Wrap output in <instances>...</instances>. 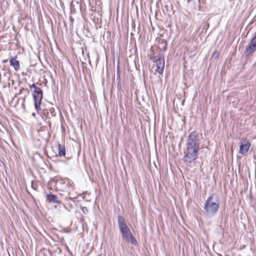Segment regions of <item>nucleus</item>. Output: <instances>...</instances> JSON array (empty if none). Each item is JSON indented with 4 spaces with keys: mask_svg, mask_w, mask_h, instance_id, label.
Instances as JSON below:
<instances>
[{
    "mask_svg": "<svg viewBox=\"0 0 256 256\" xmlns=\"http://www.w3.org/2000/svg\"><path fill=\"white\" fill-rule=\"evenodd\" d=\"M74 6L71 5L70 6V10H71V12H72V10H74Z\"/></svg>",
    "mask_w": 256,
    "mask_h": 256,
    "instance_id": "dca6fc26",
    "label": "nucleus"
},
{
    "mask_svg": "<svg viewBox=\"0 0 256 256\" xmlns=\"http://www.w3.org/2000/svg\"><path fill=\"white\" fill-rule=\"evenodd\" d=\"M10 65L12 66L15 70L18 71L20 69V62L16 60V58H12L10 60Z\"/></svg>",
    "mask_w": 256,
    "mask_h": 256,
    "instance_id": "1a4fd4ad",
    "label": "nucleus"
},
{
    "mask_svg": "<svg viewBox=\"0 0 256 256\" xmlns=\"http://www.w3.org/2000/svg\"><path fill=\"white\" fill-rule=\"evenodd\" d=\"M58 156H64L66 155V150L64 146H62L60 144L58 145Z\"/></svg>",
    "mask_w": 256,
    "mask_h": 256,
    "instance_id": "ddd939ff",
    "label": "nucleus"
},
{
    "mask_svg": "<svg viewBox=\"0 0 256 256\" xmlns=\"http://www.w3.org/2000/svg\"><path fill=\"white\" fill-rule=\"evenodd\" d=\"M82 210L83 212L85 214H86L88 212V209L86 207H85V206L82 207Z\"/></svg>",
    "mask_w": 256,
    "mask_h": 256,
    "instance_id": "2eb2a0df",
    "label": "nucleus"
},
{
    "mask_svg": "<svg viewBox=\"0 0 256 256\" xmlns=\"http://www.w3.org/2000/svg\"><path fill=\"white\" fill-rule=\"evenodd\" d=\"M154 58H156L155 60L156 67L155 70L159 74H163L165 66L164 56L160 54L154 56Z\"/></svg>",
    "mask_w": 256,
    "mask_h": 256,
    "instance_id": "20e7f679",
    "label": "nucleus"
},
{
    "mask_svg": "<svg viewBox=\"0 0 256 256\" xmlns=\"http://www.w3.org/2000/svg\"><path fill=\"white\" fill-rule=\"evenodd\" d=\"M70 21H71L72 22H74V18H70Z\"/></svg>",
    "mask_w": 256,
    "mask_h": 256,
    "instance_id": "6ab92c4d",
    "label": "nucleus"
},
{
    "mask_svg": "<svg viewBox=\"0 0 256 256\" xmlns=\"http://www.w3.org/2000/svg\"><path fill=\"white\" fill-rule=\"evenodd\" d=\"M46 200L49 203H56L58 204H62V202L58 200L56 195L50 193L46 195Z\"/></svg>",
    "mask_w": 256,
    "mask_h": 256,
    "instance_id": "0eeeda50",
    "label": "nucleus"
},
{
    "mask_svg": "<svg viewBox=\"0 0 256 256\" xmlns=\"http://www.w3.org/2000/svg\"><path fill=\"white\" fill-rule=\"evenodd\" d=\"M250 145V144L248 140H242L240 142L239 152L242 154H246L248 151Z\"/></svg>",
    "mask_w": 256,
    "mask_h": 256,
    "instance_id": "423d86ee",
    "label": "nucleus"
},
{
    "mask_svg": "<svg viewBox=\"0 0 256 256\" xmlns=\"http://www.w3.org/2000/svg\"><path fill=\"white\" fill-rule=\"evenodd\" d=\"M7 61H8V60H2V62H3V63H5V62H6Z\"/></svg>",
    "mask_w": 256,
    "mask_h": 256,
    "instance_id": "aec40b11",
    "label": "nucleus"
},
{
    "mask_svg": "<svg viewBox=\"0 0 256 256\" xmlns=\"http://www.w3.org/2000/svg\"><path fill=\"white\" fill-rule=\"evenodd\" d=\"M34 89L33 97L34 101V108L37 112L40 110V104L43 96V92L42 89L38 87L34 84H33L30 86Z\"/></svg>",
    "mask_w": 256,
    "mask_h": 256,
    "instance_id": "7ed1b4c3",
    "label": "nucleus"
},
{
    "mask_svg": "<svg viewBox=\"0 0 256 256\" xmlns=\"http://www.w3.org/2000/svg\"><path fill=\"white\" fill-rule=\"evenodd\" d=\"M118 224L120 230H124V229L128 228L125 222L124 219L120 215L118 216Z\"/></svg>",
    "mask_w": 256,
    "mask_h": 256,
    "instance_id": "6e6552de",
    "label": "nucleus"
},
{
    "mask_svg": "<svg viewBox=\"0 0 256 256\" xmlns=\"http://www.w3.org/2000/svg\"><path fill=\"white\" fill-rule=\"evenodd\" d=\"M256 51V34L252 38L248 46L246 47L244 54L245 56L248 57Z\"/></svg>",
    "mask_w": 256,
    "mask_h": 256,
    "instance_id": "39448f33",
    "label": "nucleus"
},
{
    "mask_svg": "<svg viewBox=\"0 0 256 256\" xmlns=\"http://www.w3.org/2000/svg\"><path fill=\"white\" fill-rule=\"evenodd\" d=\"M120 232L122 233V238L125 240L128 239L129 236L132 234L128 228L124 229V230H121Z\"/></svg>",
    "mask_w": 256,
    "mask_h": 256,
    "instance_id": "9d476101",
    "label": "nucleus"
},
{
    "mask_svg": "<svg viewBox=\"0 0 256 256\" xmlns=\"http://www.w3.org/2000/svg\"><path fill=\"white\" fill-rule=\"evenodd\" d=\"M187 2V3L189 4L190 2H192V0H186Z\"/></svg>",
    "mask_w": 256,
    "mask_h": 256,
    "instance_id": "f3484780",
    "label": "nucleus"
},
{
    "mask_svg": "<svg viewBox=\"0 0 256 256\" xmlns=\"http://www.w3.org/2000/svg\"><path fill=\"white\" fill-rule=\"evenodd\" d=\"M202 134L196 130L192 132L187 138L186 149L184 151L183 160L187 166H190L198 157Z\"/></svg>",
    "mask_w": 256,
    "mask_h": 256,
    "instance_id": "f257e3e1",
    "label": "nucleus"
},
{
    "mask_svg": "<svg viewBox=\"0 0 256 256\" xmlns=\"http://www.w3.org/2000/svg\"><path fill=\"white\" fill-rule=\"evenodd\" d=\"M126 240L127 242H130L132 244H134V246L138 245V241L136 240V238L132 236V234H130V236H129L128 237V238L126 239Z\"/></svg>",
    "mask_w": 256,
    "mask_h": 256,
    "instance_id": "f8f14e48",
    "label": "nucleus"
},
{
    "mask_svg": "<svg viewBox=\"0 0 256 256\" xmlns=\"http://www.w3.org/2000/svg\"><path fill=\"white\" fill-rule=\"evenodd\" d=\"M167 42L164 40H160L158 42V48L162 50L165 51L166 50Z\"/></svg>",
    "mask_w": 256,
    "mask_h": 256,
    "instance_id": "9b49d317",
    "label": "nucleus"
},
{
    "mask_svg": "<svg viewBox=\"0 0 256 256\" xmlns=\"http://www.w3.org/2000/svg\"><path fill=\"white\" fill-rule=\"evenodd\" d=\"M199 0V2H204V1H205V0Z\"/></svg>",
    "mask_w": 256,
    "mask_h": 256,
    "instance_id": "a211bd4d",
    "label": "nucleus"
},
{
    "mask_svg": "<svg viewBox=\"0 0 256 256\" xmlns=\"http://www.w3.org/2000/svg\"><path fill=\"white\" fill-rule=\"evenodd\" d=\"M220 204L219 196L215 194H212L206 200L204 207V213L205 216L211 218L217 213Z\"/></svg>",
    "mask_w": 256,
    "mask_h": 256,
    "instance_id": "f03ea898",
    "label": "nucleus"
},
{
    "mask_svg": "<svg viewBox=\"0 0 256 256\" xmlns=\"http://www.w3.org/2000/svg\"><path fill=\"white\" fill-rule=\"evenodd\" d=\"M50 112L51 114V116H55L56 115V112H55V110H54V108H52L50 109Z\"/></svg>",
    "mask_w": 256,
    "mask_h": 256,
    "instance_id": "4468645a",
    "label": "nucleus"
}]
</instances>
